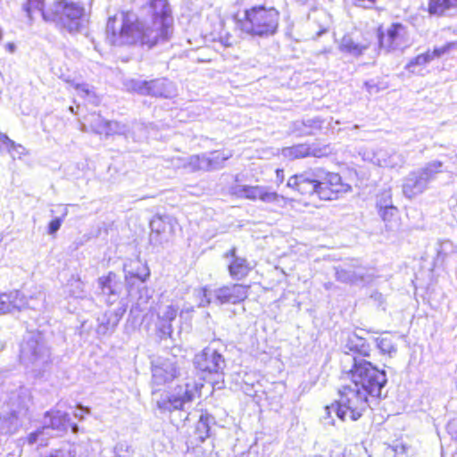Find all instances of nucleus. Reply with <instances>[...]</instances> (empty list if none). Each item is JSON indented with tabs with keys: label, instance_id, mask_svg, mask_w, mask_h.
I'll return each instance as SVG.
<instances>
[{
	"label": "nucleus",
	"instance_id": "obj_38",
	"mask_svg": "<svg viewBox=\"0 0 457 457\" xmlns=\"http://www.w3.org/2000/svg\"><path fill=\"white\" fill-rule=\"evenodd\" d=\"M5 48L8 52L13 53L15 51V45L13 43H7Z\"/></svg>",
	"mask_w": 457,
	"mask_h": 457
},
{
	"label": "nucleus",
	"instance_id": "obj_25",
	"mask_svg": "<svg viewBox=\"0 0 457 457\" xmlns=\"http://www.w3.org/2000/svg\"><path fill=\"white\" fill-rule=\"evenodd\" d=\"M178 312V306L169 305L162 314H159L158 319L163 325H170V323L177 318Z\"/></svg>",
	"mask_w": 457,
	"mask_h": 457
},
{
	"label": "nucleus",
	"instance_id": "obj_41",
	"mask_svg": "<svg viewBox=\"0 0 457 457\" xmlns=\"http://www.w3.org/2000/svg\"><path fill=\"white\" fill-rule=\"evenodd\" d=\"M337 457H345V456L338 455V456H337Z\"/></svg>",
	"mask_w": 457,
	"mask_h": 457
},
{
	"label": "nucleus",
	"instance_id": "obj_7",
	"mask_svg": "<svg viewBox=\"0 0 457 457\" xmlns=\"http://www.w3.org/2000/svg\"><path fill=\"white\" fill-rule=\"evenodd\" d=\"M320 185V171L318 169H309L291 175L287 187L299 195V201L306 202L314 195L318 197Z\"/></svg>",
	"mask_w": 457,
	"mask_h": 457
},
{
	"label": "nucleus",
	"instance_id": "obj_2",
	"mask_svg": "<svg viewBox=\"0 0 457 457\" xmlns=\"http://www.w3.org/2000/svg\"><path fill=\"white\" fill-rule=\"evenodd\" d=\"M345 374L350 384L343 386L339 391L337 415L342 420H357L368 407V398L379 396L381 389L386 384V375L371 362L358 360L356 357Z\"/></svg>",
	"mask_w": 457,
	"mask_h": 457
},
{
	"label": "nucleus",
	"instance_id": "obj_27",
	"mask_svg": "<svg viewBox=\"0 0 457 457\" xmlns=\"http://www.w3.org/2000/svg\"><path fill=\"white\" fill-rule=\"evenodd\" d=\"M48 6H45V0H27L24 5V9L29 17H31L33 12L38 10L43 15V11Z\"/></svg>",
	"mask_w": 457,
	"mask_h": 457
},
{
	"label": "nucleus",
	"instance_id": "obj_3",
	"mask_svg": "<svg viewBox=\"0 0 457 457\" xmlns=\"http://www.w3.org/2000/svg\"><path fill=\"white\" fill-rule=\"evenodd\" d=\"M236 27L243 33L253 37H270L277 33L280 12L274 6L255 4L232 14Z\"/></svg>",
	"mask_w": 457,
	"mask_h": 457
},
{
	"label": "nucleus",
	"instance_id": "obj_20",
	"mask_svg": "<svg viewBox=\"0 0 457 457\" xmlns=\"http://www.w3.org/2000/svg\"><path fill=\"white\" fill-rule=\"evenodd\" d=\"M97 283L102 293L107 295H117L120 284L118 274L113 271H109L107 274L99 277Z\"/></svg>",
	"mask_w": 457,
	"mask_h": 457
},
{
	"label": "nucleus",
	"instance_id": "obj_6",
	"mask_svg": "<svg viewBox=\"0 0 457 457\" xmlns=\"http://www.w3.org/2000/svg\"><path fill=\"white\" fill-rule=\"evenodd\" d=\"M443 171V162L433 161L416 172H412L405 180L403 191L406 196L412 198L425 191L428 184L436 174Z\"/></svg>",
	"mask_w": 457,
	"mask_h": 457
},
{
	"label": "nucleus",
	"instance_id": "obj_37",
	"mask_svg": "<svg viewBox=\"0 0 457 457\" xmlns=\"http://www.w3.org/2000/svg\"><path fill=\"white\" fill-rule=\"evenodd\" d=\"M0 142L5 144L6 145H13V142L5 135L0 133Z\"/></svg>",
	"mask_w": 457,
	"mask_h": 457
},
{
	"label": "nucleus",
	"instance_id": "obj_16",
	"mask_svg": "<svg viewBox=\"0 0 457 457\" xmlns=\"http://www.w3.org/2000/svg\"><path fill=\"white\" fill-rule=\"evenodd\" d=\"M457 9V0H427L425 12L430 17L441 18Z\"/></svg>",
	"mask_w": 457,
	"mask_h": 457
},
{
	"label": "nucleus",
	"instance_id": "obj_29",
	"mask_svg": "<svg viewBox=\"0 0 457 457\" xmlns=\"http://www.w3.org/2000/svg\"><path fill=\"white\" fill-rule=\"evenodd\" d=\"M381 218L385 221H390L397 213V209L393 205H387L379 209Z\"/></svg>",
	"mask_w": 457,
	"mask_h": 457
},
{
	"label": "nucleus",
	"instance_id": "obj_24",
	"mask_svg": "<svg viewBox=\"0 0 457 457\" xmlns=\"http://www.w3.org/2000/svg\"><path fill=\"white\" fill-rule=\"evenodd\" d=\"M229 155L224 154L218 150L212 151L210 154L209 157H204L202 161L206 162L208 167L212 168L217 165H220L224 161L228 160Z\"/></svg>",
	"mask_w": 457,
	"mask_h": 457
},
{
	"label": "nucleus",
	"instance_id": "obj_35",
	"mask_svg": "<svg viewBox=\"0 0 457 457\" xmlns=\"http://www.w3.org/2000/svg\"><path fill=\"white\" fill-rule=\"evenodd\" d=\"M46 415L52 417L53 419L58 420L60 423L62 420H65L67 418V414L61 413L60 411H48Z\"/></svg>",
	"mask_w": 457,
	"mask_h": 457
},
{
	"label": "nucleus",
	"instance_id": "obj_11",
	"mask_svg": "<svg viewBox=\"0 0 457 457\" xmlns=\"http://www.w3.org/2000/svg\"><path fill=\"white\" fill-rule=\"evenodd\" d=\"M376 37L378 49L390 53L407 41L408 30L401 22H392L386 28L379 24L376 28Z\"/></svg>",
	"mask_w": 457,
	"mask_h": 457
},
{
	"label": "nucleus",
	"instance_id": "obj_12",
	"mask_svg": "<svg viewBox=\"0 0 457 457\" xmlns=\"http://www.w3.org/2000/svg\"><path fill=\"white\" fill-rule=\"evenodd\" d=\"M195 366L205 375L223 374L226 361L217 350L204 348L195 356Z\"/></svg>",
	"mask_w": 457,
	"mask_h": 457
},
{
	"label": "nucleus",
	"instance_id": "obj_4",
	"mask_svg": "<svg viewBox=\"0 0 457 457\" xmlns=\"http://www.w3.org/2000/svg\"><path fill=\"white\" fill-rule=\"evenodd\" d=\"M87 16L83 4L69 0H55L43 11V19L54 22L57 27L70 34L79 32Z\"/></svg>",
	"mask_w": 457,
	"mask_h": 457
},
{
	"label": "nucleus",
	"instance_id": "obj_5",
	"mask_svg": "<svg viewBox=\"0 0 457 457\" xmlns=\"http://www.w3.org/2000/svg\"><path fill=\"white\" fill-rule=\"evenodd\" d=\"M203 387V383L187 379L176 386L174 394L158 401L157 406L163 411L182 410L186 403L201 397Z\"/></svg>",
	"mask_w": 457,
	"mask_h": 457
},
{
	"label": "nucleus",
	"instance_id": "obj_28",
	"mask_svg": "<svg viewBox=\"0 0 457 457\" xmlns=\"http://www.w3.org/2000/svg\"><path fill=\"white\" fill-rule=\"evenodd\" d=\"M150 227L153 232L161 234L165 231L166 222L162 216H154L150 222Z\"/></svg>",
	"mask_w": 457,
	"mask_h": 457
},
{
	"label": "nucleus",
	"instance_id": "obj_33",
	"mask_svg": "<svg viewBox=\"0 0 457 457\" xmlns=\"http://www.w3.org/2000/svg\"><path fill=\"white\" fill-rule=\"evenodd\" d=\"M352 1L354 5L362 7V8H366V9L373 7L378 3V0H352Z\"/></svg>",
	"mask_w": 457,
	"mask_h": 457
},
{
	"label": "nucleus",
	"instance_id": "obj_8",
	"mask_svg": "<svg viewBox=\"0 0 457 457\" xmlns=\"http://www.w3.org/2000/svg\"><path fill=\"white\" fill-rule=\"evenodd\" d=\"M332 154V147L329 144L320 143H296L291 145L283 146L279 154L285 161L293 162L306 158H324Z\"/></svg>",
	"mask_w": 457,
	"mask_h": 457
},
{
	"label": "nucleus",
	"instance_id": "obj_15",
	"mask_svg": "<svg viewBox=\"0 0 457 457\" xmlns=\"http://www.w3.org/2000/svg\"><path fill=\"white\" fill-rule=\"evenodd\" d=\"M132 90L142 96L154 97L166 96L165 85L159 79L144 80L134 83Z\"/></svg>",
	"mask_w": 457,
	"mask_h": 457
},
{
	"label": "nucleus",
	"instance_id": "obj_36",
	"mask_svg": "<svg viewBox=\"0 0 457 457\" xmlns=\"http://www.w3.org/2000/svg\"><path fill=\"white\" fill-rule=\"evenodd\" d=\"M275 175H276L277 181L279 184L284 182V180H285V170H284L283 168H277L275 170Z\"/></svg>",
	"mask_w": 457,
	"mask_h": 457
},
{
	"label": "nucleus",
	"instance_id": "obj_21",
	"mask_svg": "<svg viewBox=\"0 0 457 457\" xmlns=\"http://www.w3.org/2000/svg\"><path fill=\"white\" fill-rule=\"evenodd\" d=\"M346 348L362 357H369L370 355V345L368 341L357 336L356 334H352L347 338Z\"/></svg>",
	"mask_w": 457,
	"mask_h": 457
},
{
	"label": "nucleus",
	"instance_id": "obj_23",
	"mask_svg": "<svg viewBox=\"0 0 457 457\" xmlns=\"http://www.w3.org/2000/svg\"><path fill=\"white\" fill-rule=\"evenodd\" d=\"M435 58L431 53L430 50H427L424 53H421L418 55H416L414 58H412L408 62V67H413V66H425L426 64L431 62L434 61Z\"/></svg>",
	"mask_w": 457,
	"mask_h": 457
},
{
	"label": "nucleus",
	"instance_id": "obj_26",
	"mask_svg": "<svg viewBox=\"0 0 457 457\" xmlns=\"http://www.w3.org/2000/svg\"><path fill=\"white\" fill-rule=\"evenodd\" d=\"M457 47V42L452 41L447 42L441 46H436L431 51L435 59L442 58L443 56L448 54L452 50Z\"/></svg>",
	"mask_w": 457,
	"mask_h": 457
},
{
	"label": "nucleus",
	"instance_id": "obj_34",
	"mask_svg": "<svg viewBox=\"0 0 457 457\" xmlns=\"http://www.w3.org/2000/svg\"><path fill=\"white\" fill-rule=\"evenodd\" d=\"M364 87H366V90L370 93V94H372V93H378L381 87L377 84L375 83L374 81L370 80V81H366L364 83Z\"/></svg>",
	"mask_w": 457,
	"mask_h": 457
},
{
	"label": "nucleus",
	"instance_id": "obj_14",
	"mask_svg": "<svg viewBox=\"0 0 457 457\" xmlns=\"http://www.w3.org/2000/svg\"><path fill=\"white\" fill-rule=\"evenodd\" d=\"M250 287L238 283L224 285L215 291V298L220 303L237 304L248 297Z\"/></svg>",
	"mask_w": 457,
	"mask_h": 457
},
{
	"label": "nucleus",
	"instance_id": "obj_1",
	"mask_svg": "<svg viewBox=\"0 0 457 457\" xmlns=\"http://www.w3.org/2000/svg\"><path fill=\"white\" fill-rule=\"evenodd\" d=\"M147 7L154 24L158 28H145L130 10H121L108 17L105 27L106 38L112 46H125L142 45L153 47L167 40L173 25L172 9L168 0H149Z\"/></svg>",
	"mask_w": 457,
	"mask_h": 457
},
{
	"label": "nucleus",
	"instance_id": "obj_32",
	"mask_svg": "<svg viewBox=\"0 0 457 457\" xmlns=\"http://www.w3.org/2000/svg\"><path fill=\"white\" fill-rule=\"evenodd\" d=\"M45 428H46V427H42V428H39L37 430L29 433L26 437L28 444H29V445L34 444L37 440L38 436L43 434Z\"/></svg>",
	"mask_w": 457,
	"mask_h": 457
},
{
	"label": "nucleus",
	"instance_id": "obj_40",
	"mask_svg": "<svg viewBox=\"0 0 457 457\" xmlns=\"http://www.w3.org/2000/svg\"><path fill=\"white\" fill-rule=\"evenodd\" d=\"M57 427H58V426H57V425H55L53 421L51 422L50 428H57Z\"/></svg>",
	"mask_w": 457,
	"mask_h": 457
},
{
	"label": "nucleus",
	"instance_id": "obj_30",
	"mask_svg": "<svg viewBox=\"0 0 457 457\" xmlns=\"http://www.w3.org/2000/svg\"><path fill=\"white\" fill-rule=\"evenodd\" d=\"M75 89L77 90L78 94L82 96L96 97L95 92L87 85L77 84L75 86Z\"/></svg>",
	"mask_w": 457,
	"mask_h": 457
},
{
	"label": "nucleus",
	"instance_id": "obj_18",
	"mask_svg": "<svg viewBox=\"0 0 457 457\" xmlns=\"http://www.w3.org/2000/svg\"><path fill=\"white\" fill-rule=\"evenodd\" d=\"M370 42L369 39L361 43L354 40L350 35H345L341 39L338 49L345 54L360 57L370 47Z\"/></svg>",
	"mask_w": 457,
	"mask_h": 457
},
{
	"label": "nucleus",
	"instance_id": "obj_19",
	"mask_svg": "<svg viewBox=\"0 0 457 457\" xmlns=\"http://www.w3.org/2000/svg\"><path fill=\"white\" fill-rule=\"evenodd\" d=\"M150 277V270L145 263L137 262L135 270L129 271L125 276L126 287L128 292H131L136 283H144Z\"/></svg>",
	"mask_w": 457,
	"mask_h": 457
},
{
	"label": "nucleus",
	"instance_id": "obj_17",
	"mask_svg": "<svg viewBox=\"0 0 457 457\" xmlns=\"http://www.w3.org/2000/svg\"><path fill=\"white\" fill-rule=\"evenodd\" d=\"M24 303V296L17 290L0 293V314L19 310Z\"/></svg>",
	"mask_w": 457,
	"mask_h": 457
},
{
	"label": "nucleus",
	"instance_id": "obj_31",
	"mask_svg": "<svg viewBox=\"0 0 457 457\" xmlns=\"http://www.w3.org/2000/svg\"><path fill=\"white\" fill-rule=\"evenodd\" d=\"M62 223V218H54L50 220L48 224V233L50 235H54L56 231L60 228L61 225Z\"/></svg>",
	"mask_w": 457,
	"mask_h": 457
},
{
	"label": "nucleus",
	"instance_id": "obj_9",
	"mask_svg": "<svg viewBox=\"0 0 457 457\" xmlns=\"http://www.w3.org/2000/svg\"><path fill=\"white\" fill-rule=\"evenodd\" d=\"M232 196L237 199H247L250 201H261L267 204H282L286 205L294 200L279 195L276 191L270 190L262 186L245 185L238 188H233L230 191Z\"/></svg>",
	"mask_w": 457,
	"mask_h": 457
},
{
	"label": "nucleus",
	"instance_id": "obj_39",
	"mask_svg": "<svg viewBox=\"0 0 457 457\" xmlns=\"http://www.w3.org/2000/svg\"><path fill=\"white\" fill-rule=\"evenodd\" d=\"M73 279L75 282L82 283L81 278L79 277H75V278H73Z\"/></svg>",
	"mask_w": 457,
	"mask_h": 457
},
{
	"label": "nucleus",
	"instance_id": "obj_10",
	"mask_svg": "<svg viewBox=\"0 0 457 457\" xmlns=\"http://www.w3.org/2000/svg\"><path fill=\"white\" fill-rule=\"evenodd\" d=\"M320 185L318 198L323 201H333L351 191L352 187L345 183L339 173L319 168Z\"/></svg>",
	"mask_w": 457,
	"mask_h": 457
},
{
	"label": "nucleus",
	"instance_id": "obj_13",
	"mask_svg": "<svg viewBox=\"0 0 457 457\" xmlns=\"http://www.w3.org/2000/svg\"><path fill=\"white\" fill-rule=\"evenodd\" d=\"M223 257L228 260L227 270L231 278L235 280L245 279L253 269L245 257L237 254L236 246H232L225 252Z\"/></svg>",
	"mask_w": 457,
	"mask_h": 457
},
{
	"label": "nucleus",
	"instance_id": "obj_22",
	"mask_svg": "<svg viewBox=\"0 0 457 457\" xmlns=\"http://www.w3.org/2000/svg\"><path fill=\"white\" fill-rule=\"evenodd\" d=\"M213 420V417L207 413H202L195 428V437L198 443H204L211 436V422Z\"/></svg>",
	"mask_w": 457,
	"mask_h": 457
}]
</instances>
